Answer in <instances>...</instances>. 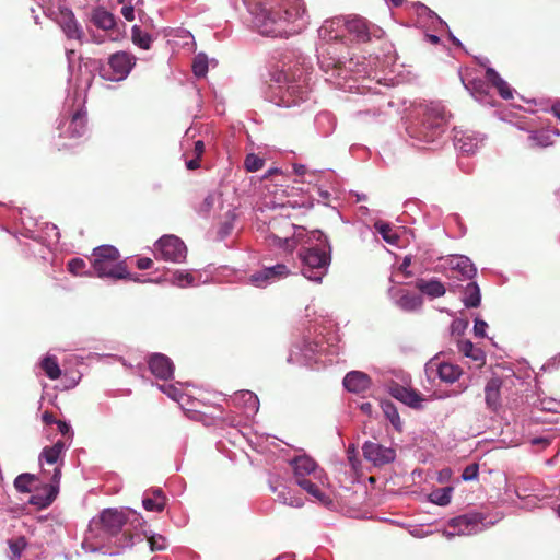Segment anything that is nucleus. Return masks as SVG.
I'll return each mask as SVG.
<instances>
[{
	"label": "nucleus",
	"mask_w": 560,
	"mask_h": 560,
	"mask_svg": "<svg viewBox=\"0 0 560 560\" xmlns=\"http://www.w3.org/2000/svg\"><path fill=\"white\" fill-rule=\"evenodd\" d=\"M305 12L303 0H271L260 5L255 23L262 35L289 37L301 32Z\"/></svg>",
	"instance_id": "nucleus-1"
},
{
	"label": "nucleus",
	"mask_w": 560,
	"mask_h": 560,
	"mask_svg": "<svg viewBox=\"0 0 560 560\" xmlns=\"http://www.w3.org/2000/svg\"><path fill=\"white\" fill-rule=\"evenodd\" d=\"M307 73L303 68L290 72L275 70L269 73V96L279 106L290 107L305 101L311 91Z\"/></svg>",
	"instance_id": "nucleus-2"
},
{
	"label": "nucleus",
	"mask_w": 560,
	"mask_h": 560,
	"mask_svg": "<svg viewBox=\"0 0 560 560\" xmlns=\"http://www.w3.org/2000/svg\"><path fill=\"white\" fill-rule=\"evenodd\" d=\"M418 122L411 129V136L425 142H433L446 129L447 116L444 106L439 103L420 105L417 108Z\"/></svg>",
	"instance_id": "nucleus-3"
},
{
	"label": "nucleus",
	"mask_w": 560,
	"mask_h": 560,
	"mask_svg": "<svg viewBox=\"0 0 560 560\" xmlns=\"http://www.w3.org/2000/svg\"><path fill=\"white\" fill-rule=\"evenodd\" d=\"M312 235L319 242H323L322 238H324L325 246L328 247V250L325 248L310 247L301 250L299 256L302 260L303 276L314 282H320L330 264V247L323 232L316 230L312 232Z\"/></svg>",
	"instance_id": "nucleus-4"
},
{
	"label": "nucleus",
	"mask_w": 560,
	"mask_h": 560,
	"mask_svg": "<svg viewBox=\"0 0 560 560\" xmlns=\"http://www.w3.org/2000/svg\"><path fill=\"white\" fill-rule=\"evenodd\" d=\"M119 252L110 245H104L93 250V269L97 277H108L112 279H128L138 280L132 278L131 273L127 270L126 264L119 261Z\"/></svg>",
	"instance_id": "nucleus-5"
},
{
	"label": "nucleus",
	"mask_w": 560,
	"mask_h": 560,
	"mask_svg": "<svg viewBox=\"0 0 560 560\" xmlns=\"http://www.w3.org/2000/svg\"><path fill=\"white\" fill-rule=\"evenodd\" d=\"M345 28L348 35L357 42L368 43L373 37L381 38L384 35V31L369 22L365 18L360 15H348L343 21Z\"/></svg>",
	"instance_id": "nucleus-6"
},
{
	"label": "nucleus",
	"mask_w": 560,
	"mask_h": 560,
	"mask_svg": "<svg viewBox=\"0 0 560 560\" xmlns=\"http://www.w3.org/2000/svg\"><path fill=\"white\" fill-rule=\"evenodd\" d=\"M136 63L135 57L126 51L109 56L108 67L101 69V75L107 81L117 82L126 79Z\"/></svg>",
	"instance_id": "nucleus-7"
},
{
	"label": "nucleus",
	"mask_w": 560,
	"mask_h": 560,
	"mask_svg": "<svg viewBox=\"0 0 560 560\" xmlns=\"http://www.w3.org/2000/svg\"><path fill=\"white\" fill-rule=\"evenodd\" d=\"M156 258L170 260L173 262H182L187 255V248L184 242L175 235L162 236L155 244Z\"/></svg>",
	"instance_id": "nucleus-8"
},
{
	"label": "nucleus",
	"mask_w": 560,
	"mask_h": 560,
	"mask_svg": "<svg viewBox=\"0 0 560 560\" xmlns=\"http://www.w3.org/2000/svg\"><path fill=\"white\" fill-rule=\"evenodd\" d=\"M363 456L375 467H383L390 464L396 458V451L393 447H386L382 444L368 441L362 446Z\"/></svg>",
	"instance_id": "nucleus-9"
},
{
	"label": "nucleus",
	"mask_w": 560,
	"mask_h": 560,
	"mask_svg": "<svg viewBox=\"0 0 560 560\" xmlns=\"http://www.w3.org/2000/svg\"><path fill=\"white\" fill-rule=\"evenodd\" d=\"M126 522L127 516L124 512L115 509H107L101 513L97 521H93V524L95 526L100 525L101 529H103L105 534L114 536L121 530Z\"/></svg>",
	"instance_id": "nucleus-10"
},
{
	"label": "nucleus",
	"mask_w": 560,
	"mask_h": 560,
	"mask_svg": "<svg viewBox=\"0 0 560 560\" xmlns=\"http://www.w3.org/2000/svg\"><path fill=\"white\" fill-rule=\"evenodd\" d=\"M58 25L68 39L77 40L80 45L83 44L84 31L71 10L65 9L60 11Z\"/></svg>",
	"instance_id": "nucleus-11"
},
{
	"label": "nucleus",
	"mask_w": 560,
	"mask_h": 560,
	"mask_svg": "<svg viewBox=\"0 0 560 560\" xmlns=\"http://www.w3.org/2000/svg\"><path fill=\"white\" fill-rule=\"evenodd\" d=\"M290 273L288 267L283 264H277L271 267H265L262 270L252 275L250 280L257 287H266L272 282L285 278Z\"/></svg>",
	"instance_id": "nucleus-12"
},
{
	"label": "nucleus",
	"mask_w": 560,
	"mask_h": 560,
	"mask_svg": "<svg viewBox=\"0 0 560 560\" xmlns=\"http://www.w3.org/2000/svg\"><path fill=\"white\" fill-rule=\"evenodd\" d=\"M148 365L151 373L158 378L170 380L174 375V364L163 353L151 354L148 359Z\"/></svg>",
	"instance_id": "nucleus-13"
},
{
	"label": "nucleus",
	"mask_w": 560,
	"mask_h": 560,
	"mask_svg": "<svg viewBox=\"0 0 560 560\" xmlns=\"http://www.w3.org/2000/svg\"><path fill=\"white\" fill-rule=\"evenodd\" d=\"M294 470V479L301 478H319L322 470L318 469L316 462L310 456H298L292 460Z\"/></svg>",
	"instance_id": "nucleus-14"
},
{
	"label": "nucleus",
	"mask_w": 560,
	"mask_h": 560,
	"mask_svg": "<svg viewBox=\"0 0 560 560\" xmlns=\"http://www.w3.org/2000/svg\"><path fill=\"white\" fill-rule=\"evenodd\" d=\"M481 516L479 514L460 515L450 521V526L457 528L459 535H470L477 533L481 524Z\"/></svg>",
	"instance_id": "nucleus-15"
},
{
	"label": "nucleus",
	"mask_w": 560,
	"mask_h": 560,
	"mask_svg": "<svg viewBox=\"0 0 560 560\" xmlns=\"http://www.w3.org/2000/svg\"><path fill=\"white\" fill-rule=\"evenodd\" d=\"M451 278H464L470 280L477 270L470 259L466 256H457L450 260Z\"/></svg>",
	"instance_id": "nucleus-16"
},
{
	"label": "nucleus",
	"mask_w": 560,
	"mask_h": 560,
	"mask_svg": "<svg viewBox=\"0 0 560 560\" xmlns=\"http://www.w3.org/2000/svg\"><path fill=\"white\" fill-rule=\"evenodd\" d=\"M61 477V470L60 468H55L54 476H52V483L48 485L44 488V491L46 492L45 497H42L39 494L33 495L30 500L32 504L39 505L42 508H46L52 503V501L56 499L58 494V485Z\"/></svg>",
	"instance_id": "nucleus-17"
},
{
	"label": "nucleus",
	"mask_w": 560,
	"mask_h": 560,
	"mask_svg": "<svg viewBox=\"0 0 560 560\" xmlns=\"http://www.w3.org/2000/svg\"><path fill=\"white\" fill-rule=\"evenodd\" d=\"M86 131V113L83 110H77L69 124L67 130L59 135L62 138L78 139L81 138Z\"/></svg>",
	"instance_id": "nucleus-18"
},
{
	"label": "nucleus",
	"mask_w": 560,
	"mask_h": 560,
	"mask_svg": "<svg viewBox=\"0 0 560 560\" xmlns=\"http://www.w3.org/2000/svg\"><path fill=\"white\" fill-rule=\"evenodd\" d=\"M343 386L352 393H362L371 386V378L368 374L360 371L347 373L343 378Z\"/></svg>",
	"instance_id": "nucleus-19"
},
{
	"label": "nucleus",
	"mask_w": 560,
	"mask_h": 560,
	"mask_svg": "<svg viewBox=\"0 0 560 560\" xmlns=\"http://www.w3.org/2000/svg\"><path fill=\"white\" fill-rule=\"evenodd\" d=\"M501 386L502 380L499 377H492L488 381L485 387L486 405L492 411H497L501 406Z\"/></svg>",
	"instance_id": "nucleus-20"
},
{
	"label": "nucleus",
	"mask_w": 560,
	"mask_h": 560,
	"mask_svg": "<svg viewBox=\"0 0 560 560\" xmlns=\"http://www.w3.org/2000/svg\"><path fill=\"white\" fill-rule=\"evenodd\" d=\"M90 21L100 30L110 31L116 26L115 16L103 7L92 10Z\"/></svg>",
	"instance_id": "nucleus-21"
},
{
	"label": "nucleus",
	"mask_w": 560,
	"mask_h": 560,
	"mask_svg": "<svg viewBox=\"0 0 560 560\" xmlns=\"http://www.w3.org/2000/svg\"><path fill=\"white\" fill-rule=\"evenodd\" d=\"M390 394L396 399L402 401L404 404L412 408L420 407V402L422 401V398L417 392L399 385L394 386L390 389Z\"/></svg>",
	"instance_id": "nucleus-22"
},
{
	"label": "nucleus",
	"mask_w": 560,
	"mask_h": 560,
	"mask_svg": "<svg viewBox=\"0 0 560 560\" xmlns=\"http://www.w3.org/2000/svg\"><path fill=\"white\" fill-rule=\"evenodd\" d=\"M416 287L420 292L432 299L443 296L446 292L444 284L436 279H419L416 282Z\"/></svg>",
	"instance_id": "nucleus-23"
},
{
	"label": "nucleus",
	"mask_w": 560,
	"mask_h": 560,
	"mask_svg": "<svg viewBox=\"0 0 560 560\" xmlns=\"http://www.w3.org/2000/svg\"><path fill=\"white\" fill-rule=\"evenodd\" d=\"M65 450L66 443L62 440H58L54 445L43 448L40 458H44L48 464H56Z\"/></svg>",
	"instance_id": "nucleus-24"
},
{
	"label": "nucleus",
	"mask_w": 560,
	"mask_h": 560,
	"mask_svg": "<svg viewBox=\"0 0 560 560\" xmlns=\"http://www.w3.org/2000/svg\"><path fill=\"white\" fill-rule=\"evenodd\" d=\"M439 376L442 381L447 383H454L462 374L459 366L452 363H441L438 369Z\"/></svg>",
	"instance_id": "nucleus-25"
},
{
	"label": "nucleus",
	"mask_w": 560,
	"mask_h": 560,
	"mask_svg": "<svg viewBox=\"0 0 560 560\" xmlns=\"http://www.w3.org/2000/svg\"><path fill=\"white\" fill-rule=\"evenodd\" d=\"M480 289L476 282H469L464 291L463 302L467 307H477L480 304Z\"/></svg>",
	"instance_id": "nucleus-26"
},
{
	"label": "nucleus",
	"mask_w": 560,
	"mask_h": 560,
	"mask_svg": "<svg viewBox=\"0 0 560 560\" xmlns=\"http://www.w3.org/2000/svg\"><path fill=\"white\" fill-rule=\"evenodd\" d=\"M487 78L493 82V84L498 88L500 95L504 100H509L513 97V93L509 86V84L498 74V72L493 69L487 70Z\"/></svg>",
	"instance_id": "nucleus-27"
},
{
	"label": "nucleus",
	"mask_w": 560,
	"mask_h": 560,
	"mask_svg": "<svg viewBox=\"0 0 560 560\" xmlns=\"http://www.w3.org/2000/svg\"><path fill=\"white\" fill-rule=\"evenodd\" d=\"M317 478L307 477V478H301L295 480L296 485L301 487L303 490H305L308 494L314 497L318 501H323L325 498V494L322 492L318 485L314 481Z\"/></svg>",
	"instance_id": "nucleus-28"
},
{
	"label": "nucleus",
	"mask_w": 560,
	"mask_h": 560,
	"mask_svg": "<svg viewBox=\"0 0 560 560\" xmlns=\"http://www.w3.org/2000/svg\"><path fill=\"white\" fill-rule=\"evenodd\" d=\"M40 366L50 380H57L61 375V370L55 357L44 358L40 362Z\"/></svg>",
	"instance_id": "nucleus-29"
},
{
	"label": "nucleus",
	"mask_w": 560,
	"mask_h": 560,
	"mask_svg": "<svg viewBox=\"0 0 560 560\" xmlns=\"http://www.w3.org/2000/svg\"><path fill=\"white\" fill-rule=\"evenodd\" d=\"M458 350L465 357L471 358L475 361L483 360L482 351L478 348H475L474 343L470 340L458 341Z\"/></svg>",
	"instance_id": "nucleus-30"
},
{
	"label": "nucleus",
	"mask_w": 560,
	"mask_h": 560,
	"mask_svg": "<svg viewBox=\"0 0 560 560\" xmlns=\"http://www.w3.org/2000/svg\"><path fill=\"white\" fill-rule=\"evenodd\" d=\"M453 488H440L431 492L430 501L440 506H445L451 502Z\"/></svg>",
	"instance_id": "nucleus-31"
},
{
	"label": "nucleus",
	"mask_w": 560,
	"mask_h": 560,
	"mask_svg": "<svg viewBox=\"0 0 560 560\" xmlns=\"http://www.w3.org/2000/svg\"><path fill=\"white\" fill-rule=\"evenodd\" d=\"M383 411L386 418L398 431L401 430V420L396 406L392 401H384L382 404Z\"/></svg>",
	"instance_id": "nucleus-32"
},
{
	"label": "nucleus",
	"mask_w": 560,
	"mask_h": 560,
	"mask_svg": "<svg viewBox=\"0 0 560 560\" xmlns=\"http://www.w3.org/2000/svg\"><path fill=\"white\" fill-rule=\"evenodd\" d=\"M35 479V476L32 474H21L14 480V487L21 493H28L32 491L31 486Z\"/></svg>",
	"instance_id": "nucleus-33"
},
{
	"label": "nucleus",
	"mask_w": 560,
	"mask_h": 560,
	"mask_svg": "<svg viewBox=\"0 0 560 560\" xmlns=\"http://www.w3.org/2000/svg\"><path fill=\"white\" fill-rule=\"evenodd\" d=\"M421 304V298L415 294H404L398 301V305L406 311L417 310Z\"/></svg>",
	"instance_id": "nucleus-34"
},
{
	"label": "nucleus",
	"mask_w": 560,
	"mask_h": 560,
	"mask_svg": "<svg viewBox=\"0 0 560 560\" xmlns=\"http://www.w3.org/2000/svg\"><path fill=\"white\" fill-rule=\"evenodd\" d=\"M456 141V145L458 147V149L466 154L474 153L475 150L478 148L479 143L477 139L471 138L469 136H463L460 138H457Z\"/></svg>",
	"instance_id": "nucleus-35"
},
{
	"label": "nucleus",
	"mask_w": 560,
	"mask_h": 560,
	"mask_svg": "<svg viewBox=\"0 0 560 560\" xmlns=\"http://www.w3.org/2000/svg\"><path fill=\"white\" fill-rule=\"evenodd\" d=\"M132 42L143 49H149L151 46V36L147 33H143L139 26L132 27Z\"/></svg>",
	"instance_id": "nucleus-36"
},
{
	"label": "nucleus",
	"mask_w": 560,
	"mask_h": 560,
	"mask_svg": "<svg viewBox=\"0 0 560 560\" xmlns=\"http://www.w3.org/2000/svg\"><path fill=\"white\" fill-rule=\"evenodd\" d=\"M192 71L196 77H205L208 72V58L203 54H198L192 62Z\"/></svg>",
	"instance_id": "nucleus-37"
},
{
	"label": "nucleus",
	"mask_w": 560,
	"mask_h": 560,
	"mask_svg": "<svg viewBox=\"0 0 560 560\" xmlns=\"http://www.w3.org/2000/svg\"><path fill=\"white\" fill-rule=\"evenodd\" d=\"M375 228L387 243H389V244L397 243L398 235L393 231V229L388 224L376 223Z\"/></svg>",
	"instance_id": "nucleus-38"
},
{
	"label": "nucleus",
	"mask_w": 560,
	"mask_h": 560,
	"mask_svg": "<svg viewBox=\"0 0 560 560\" xmlns=\"http://www.w3.org/2000/svg\"><path fill=\"white\" fill-rule=\"evenodd\" d=\"M264 165L265 161L254 153L248 154L244 161V166L248 172L259 171Z\"/></svg>",
	"instance_id": "nucleus-39"
},
{
	"label": "nucleus",
	"mask_w": 560,
	"mask_h": 560,
	"mask_svg": "<svg viewBox=\"0 0 560 560\" xmlns=\"http://www.w3.org/2000/svg\"><path fill=\"white\" fill-rule=\"evenodd\" d=\"M142 505L149 512H162L166 506L161 499H159L156 502V500H154V498H151L150 495L143 497Z\"/></svg>",
	"instance_id": "nucleus-40"
},
{
	"label": "nucleus",
	"mask_w": 560,
	"mask_h": 560,
	"mask_svg": "<svg viewBox=\"0 0 560 560\" xmlns=\"http://www.w3.org/2000/svg\"><path fill=\"white\" fill-rule=\"evenodd\" d=\"M26 545L27 542L24 537H19L9 541L10 550L15 559H20L21 553L25 549Z\"/></svg>",
	"instance_id": "nucleus-41"
},
{
	"label": "nucleus",
	"mask_w": 560,
	"mask_h": 560,
	"mask_svg": "<svg viewBox=\"0 0 560 560\" xmlns=\"http://www.w3.org/2000/svg\"><path fill=\"white\" fill-rule=\"evenodd\" d=\"M159 389L162 390L164 394H166L170 398L173 400L178 401L179 398L183 396L180 389H178L176 386L172 384H162L159 385Z\"/></svg>",
	"instance_id": "nucleus-42"
},
{
	"label": "nucleus",
	"mask_w": 560,
	"mask_h": 560,
	"mask_svg": "<svg viewBox=\"0 0 560 560\" xmlns=\"http://www.w3.org/2000/svg\"><path fill=\"white\" fill-rule=\"evenodd\" d=\"M148 542L151 551H160L165 549V538L161 535H153L148 537Z\"/></svg>",
	"instance_id": "nucleus-43"
},
{
	"label": "nucleus",
	"mask_w": 560,
	"mask_h": 560,
	"mask_svg": "<svg viewBox=\"0 0 560 560\" xmlns=\"http://www.w3.org/2000/svg\"><path fill=\"white\" fill-rule=\"evenodd\" d=\"M85 268V261L81 258H72L68 262V270L74 276L81 275Z\"/></svg>",
	"instance_id": "nucleus-44"
},
{
	"label": "nucleus",
	"mask_w": 560,
	"mask_h": 560,
	"mask_svg": "<svg viewBox=\"0 0 560 560\" xmlns=\"http://www.w3.org/2000/svg\"><path fill=\"white\" fill-rule=\"evenodd\" d=\"M478 472H479V466L477 464H470L465 467V469L462 474V478L465 481H471V480L477 479Z\"/></svg>",
	"instance_id": "nucleus-45"
},
{
	"label": "nucleus",
	"mask_w": 560,
	"mask_h": 560,
	"mask_svg": "<svg viewBox=\"0 0 560 560\" xmlns=\"http://www.w3.org/2000/svg\"><path fill=\"white\" fill-rule=\"evenodd\" d=\"M135 538L138 539L139 541L143 540L139 534L132 535L128 532H124L119 546L122 548L130 547L135 544Z\"/></svg>",
	"instance_id": "nucleus-46"
},
{
	"label": "nucleus",
	"mask_w": 560,
	"mask_h": 560,
	"mask_svg": "<svg viewBox=\"0 0 560 560\" xmlns=\"http://www.w3.org/2000/svg\"><path fill=\"white\" fill-rule=\"evenodd\" d=\"M319 63L325 71H328L329 69H339L341 66L340 60H326L325 56L319 57Z\"/></svg>",
	"instance_id": "nucleus-47"
},
{
	"label": "nucleus",
	"mask_w": 560,
	"mask_h": 560,
	"mask_svg": "<svg viewBox=\"0 0 560 560\" xmlns=\"http://www.w3.org/2000/svg\"><path fill=\"white\" fill-rule=\"evenodd\" d=\"M144 495H150L151 498H154V500H159L161 499L162 502H164V504L166 505V502H167V498L166 495L164 494V492L162 491V489L160 488H151V489H148L145 492H144Z\"/></svg>",
	"instance_id": "nucleus-48"
},
{
	"label": "nucleus",
	"mask_w": 560,
	"mask_h": 560,
	"mask_svg": "<svg viewBox=\"0 0 560 560\" xmlns=\"http://www.w3.org/2000/svg\"><path fill=\"white\" fill-rule=\"evenodd\" d=\"M487 323L482 319H476L474 325V331L477 337H485Z\"/></svg>",
	"instance_id": "nucleus-49"
},
{
	"label": "nucleus",
	"mask_w": 560,
	"mask_h": 560,
	"mask_svg": "<svg viewBox=\"0 0 560 560\" xmlns=\"http://www.w3.org/2000/svg\"><path fill=\"white\" fill-rule=\"evenodd\" d=\"M120 13L129 22L135 20V8L131 4H124Z\"/></svg>",
	"instance_id": "nucleus-50"
},
{
	"label": "nucleus",
	"mask_w": 560,
	"mask_h": 560,
	"mask_svg": "<svg viewBox=\"0 0 560 560\" xmlns=\"http://www.w3.org/2000/svg\"><path fill=\"white\" fill-rule=\"evenodd\" d=\"M56 424L58 427L59 432L62 435H67L70 439L73 436V432L71 431V428L67 422L58 420Z\"/></svg>",
	"instance_id": "nucleus-51"
},
{
	"label": "nucleus",
	"mask_w": 560,
	"mask_h": 560,
	"mask_svg": "<svg viewBox=\"0 0 560 560\" xmlns=\"http://www.w3.org/2000/svg\"><path fill=\"white\" fill-rule=\"evenodd\" d=\"M546 137L539 133H533L528 137L532 145L546 147L548 143L544 140Z\"/></svg>",
	"instance_id": "nucleus-52"
},
{
	"label": "nucleus",
	"mask_w": 560,
	"mask_h": 560,
	"mask_svg": "<svg viewBox=\"0 0 560 560\" xmlns=\"http://www.w3.org/2000/svg\"><path fill=\"white\" fill-rule=\"evenodd\" d=\"M213 205H214V196L210 194L203 199V201L200 206V210L208 212L212 209Z\"/></svg>",
	"instance_id": "nucleus-53"
},
{
	"label": "nucleus",
	"mask_w": 560,
	"mask_h": 560,
	"mask_svg": "<svg viewBox=\"0 0 560 560\" xmlns=\"http://www.w3.org/2000/svg\"><path fill=\"white\" fill-rule=\"evenodd\" d=\"M153 266V260L149 257H142L137 260V267L140 270L150 269Z\"/></svg>",
	"instance_id": "nucleus-54"
},
{
	"label": "nucleus",
	"mask_w": 560,
	"mask_h": 560,
	"mask_svg": "<svg viewBox=\"0 0 560 560\" xmlns=\"http://www.w3.org/2000/svg\"><path fill=\"white\" fill-rule=\"evenodd\" d=\"M42 421L45 424L50 425V424H54V423L56 424L58 420L56 419L55 415L51 411L46 410L42 415Z\"/></svg>",
	"instance_id": "nucleus-55"
},
{
	"label": "nucleus",
	"mask_w": 560,
	"mask_h": 560,
	"mask_svg": "<svg viewBox=\"0 0 560 560\" xmlns=\"http://www.w3.org/2000/svg\"><path fill=\"white\" fill-rule=\"evenodd\" d=\"M203 153H205V143H203V141H201V140L196 141L194 143V154H195V156L201 159Z\"/></svg>",
	"instance_id": "nucleus-56"
},
{
	"label": "nucleus",
	"mask_w": 560,
	"mask_h": 560,
	"mask_svg": "<svg viewBox=\"0 0 560 560\" xmlns=\"http://www.w3.org/2000/svg\"><path fill=\"white\" fill-rule=\"evenodd\" d=\"M186 167L190 171L199 168L200 158L195 156L194 159L186 161Z\"/></svg>",
	"instance_id": "nucleus-57"
},
{
	"label": "nucleus",
	"mask_w": 560,
	"mask_h": 560,
	"mask_svg": "<svg viewBox=\"0 0 560 560\" xmlns=\"http://www.w3.org/2000/svg\"><path fill=\"white\" fill-rule=\"evenodd\" d=\"M291 498H292V495L290 494L289 491H281L278 493V500L282 504L288 505Z\"/></svg>",
	"instance_id": "nucleus-58"
},
{
	"label": "nucleus",
	"mask_w": 560,
	"mask_h": 560,
	"mask_svg": "<svg viewBox=\"0 0 560 560\" xmlns=\"http://www.w3.org/2000/svg\"><path fill=\"white\" fill-rule=\"evenodd\" d=\"M232 224L231 223H224L219 230V234L221 238H224L231 233Z\"/></svg>",
	"instance_id": "nucleus-59"
},
{
	"label": "nucleus",
	"mask_w": 560,
	"mask_h": 560,
	"mask_svg": "<svg viewBox=\"0 0 560 560\" xmlns=\"http://www.w3.org/2000/svg\"><path fill=\"white\" fill-rule=\"evenodd\" d=\"M177 280H178L179 285H184L183 281H186L187 284H190V283H192L194 277L189 273H185V275L179 273L177 277Z\"/></svg>",
	"instance_id": "nucleus-60"
},
{
	"label": "nucleus",
	"mask_w": 560,
	"mask_h": 560,
	"mask_svg": "<svg viewBox=\"0 0 560 560\" xmlns=\"http://www.w3.org/2000/svg\"><path fill=\"white\" fill-rule=\"evenodd\" d=\"M304 504L303 500L301 498H298V497H292L289 501V504L290 506H293V508H302Z\"/></svg>",
	"instance_id": "nucleus-61"
},
{
	"label": "nucleus",
	"mask_w": 560,
	"mask_h": 560,
	"mask_svg": "<svg viewBox=\"0 0 560 560\" xmlns=\"http://www.w3.org/2000/svg\"><path fill=\"white\" fill-rule=\"evenodd\" d=\"M532 443L542 445V447H546L550 444V441L547 438H536V439H533Z\"/></svg>",
	"instance_id": "nucleus-62"
},
{
	"label": "nucleus",
	"mask_w": 560,
	"mask_h": 560,
	"mask_svg": "<svg viewBox=\"0 0 560 560\" xmlns=\"http://www.w3.org/2000/svg\"><path fill=\"white\" fill-rule=\"evenodd\" d=\"M361 410L366 413V415H370L371 411H372V405L370 402H363L361 404L360 406Z\"/></svg>",
	"instance_id": "nucleus-63"
},
{
	"label": "nucleus",
	"mask_w": 560,
	"mask_h": 560,
	"mask_svg": "<svg viewBox=\"0 0 560 560\" xmlns=\"http://www.w3.org/2000/svg\"><path fill=\"white\" fill-rule=\"evenodd\" d=\"M91 40L95 44L104 43V37L101 35H96L95 33H91Z\"/></svg>",
	"instance_id": "nucleus-64"
}]
</instances>
